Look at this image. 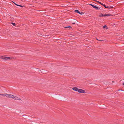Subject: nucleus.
I'll return each mask as SVG.
<instances>
[{"label":"nucleus","mask_w":124,"mask_h":124,"mask_svg":"<svg viewBox=\"0 0 124 124\" xmlns=\"http://www.w3.org/2000/svg\"><path fill=\"white\" fill-rule=\"evenodd\" d=\"M16 5L17 6H19L21 7H23L21 5H18V4H16Z\"/></svg>","instance_id":"4468645a"},{"label":"nucleus","mask_w":124,"mask_h":124,"mask_svg":"<svg viewBox=\"0 0 124 124\" xmlns=\"http://www.w3.org/2000/svg\"><path fill=\"white\" fill-rule=\"evenodd\" d=\"M80 13H81V14H81V15H82V14H83V12H80Z\"/></svg>","instance_id":"dca6fc26"},{"label":"nucleus","mask_w":124,"mask_h":124,"mask_svg":"<svg viewBox=\"0 0 124 124\" xmlns=\"http://www.w3.org/2000/svg\"><path fill=\"white\" fill-rule=\"evenodd\" d=\"M13 2L14 3V4H15L16 5V4H16V3H15V2Z\"/></svg>","instance_id":"6ab92c4d"},{"label":"nucleus","mask_w":124,"mask_h":124,"mask_svg":"<svg viewBox=\"0 0 124 124\" xmlns=\"http://www.w3.org/2000/svg\"><path fill=\"white\" fill-rule=\"evenodd\" d=\"M11 98L15 100H21V99H20L19 98L17 97L16 96H14L13 95V96H12Z\"/></svg>","instance_id":"f03ea898"},{"label":"nucleus","mask_w":124,"mask_h":124,"mask_svg":"<svg viewBox=\"0 0 124 124\" xmlns=\"http://www.w3.org/2000/svg\"><path fill=\"white\" fill-rule=\"evenodd\" d=\"M71 28V26H68V27H65V28Z\"/></svg>","instance_id":"2eb2a0df"},{"label":"nucleus","mask_w":124,"mask_h":124,"mask_svg":"<svg viewBox=\"0 0 124 124\" xmlns=\"http://www.w3.org/2000/svg\"><path fill=\"white\" fill-rule=\"evenodd\" d=\"M72 23L73 24H75V23Z\"/></svg>","instance_id":"412c9836"},{"label":"nucleus","mask_w":124,"mask_h":124,"mask_svg":"<svg viewBox=\"0 0 124 124\" xmlns=\"http://www.w3.org/2000/svg\"><path fill=\"white\" fill-rule=\"evenodd\" d=\"M106 28V29H107V27L106 25H105L103 26L104 28Z\"/></svg>","instance_id":"f8f14e48"},{"label":"nucleus","mask_w":124,"mask_h":124,"mask_svg":"<svg viewBox=\"0 0 124 124\" xmlns=\"http://www.w3.org/2000/svg\"><path fill=\"white\" fill-rule=\"evenodd\" d=\"M5 95L6 97L8 98H11L12 96H13V95L6 93H5Z\"/></svg>","instance_id":"39448f33"},{"label":"nucleus","mask_w":124,"mask_h":124,"mask_svg":"<svg viewBox=\"0 0 124 124\" xmlns=\"http://www.w3.org/2000/svg\"><path fill=\"white\" fill-rule=\"evenodd\" d=\"M99 4H101L103 6H104L105 8H108V6H106L105 4H102V3L101 2H99Z\"/></svg>","instance_id":"6e6552de"},{"label":"nucleus","mask_w":124,"mask_h":124,"mask_svg":"<svg viewBox=\"0 0 124 124\" xmlns=\"http://www.w3.org/2000/svg\"><path fill=\"white\" fill-rule=\"evenodd\" d=\"M0 95H2V96H5V94H0Z\"/></svg>","instance_id":"ddd939ff"},{"label":"nucleus","mask_w":124,"mask_h":124,"mask_svg":"<svg viewBox=\"0 0 124 124\" xmlns=\"http://www.w3.org/2000/svg\"><path fill=\"white\" fill-rule=\"evenodd\" d=\"M90 5L93 8H95L96 9L99 10L100 9V8H98L97 6H94L92 4H90Z\"/></svg>","instance_id":"7ed1b4c3"},{"label":"nucleus","mask_w":124,"mask_h":124,"mask_svg":"<svg viewBox=\"0 0 124 124\" xmlns=\"http://www.w3.org/2000/svg\"><path fill=\"white\" fill-rule=\"evenodd\" d=\"M96 39L98 40H100V41H102V40L99 39Z\"/></svg>","instance_id":"f3484780"},{"label":"nucleus","mask_w":124,"mask_h":124,"mask_svg":"<svg viewBox=\"0 0 124 124\" xmlns=\"http://www.w3.org/2000/svg\"><path fill=\"white\" fill-rule=\"evenodd\" d=\"M123 85H124V82H123Z\"/></svg>","instance_id":"aec40b11"},{"label":"nucleus","mask_w":124,"mask_h":124,"mask_svg":"<svg viewBox=\"0 0 124 124\" xmlns=\"http://www.w3.org/2000/svg\"><path fill=\"white\" fill-rule=\"evenodd\" d=\"M78 92L79 93H86L85 91L84 90L81 89H78Z\"/></svg>","instance_id":"20e7f679"},{"label":"nucleus","mask_w":124,"mask_h":124,"mask_svg":"<svg viewBox=\"0 0 124 124\" xmlns=\"http://www.w3.org/2000/svg\"><path fill=\"white\" fill-rule=\"evenodd\" d=\"M75 12H77L78 13L80 14V12L78 10H75Z\"/></svg>","instance_id":"1a4fd4ad"},{"label":"nucleus","mask_w":124,"mask_h":124,"mask_svg":"<svg viewBox=\"0 0 124 124\" xmlns=\"http://www.w3.org/2000/svg\"><path fill=\"white\" fill-rule=\"evenodd\" d=\"M1 58L5 60L10 59L11 58L10 57L5 56H2Z\"/></svg>","instance_id":"423d86ee"},{"label":"nucleus","mask_w":124,"mask_h":124,"mask_svg":"<svg viewBox=\"0 0 124 124\" xmlns=\"http://www.w3.org/2000/svg\"><path fill=\"white\" fill-rule=\"evenodd\" d=\"M11 24H12L14 26H15L16 25L15 23H14L12 22Z\"/></svg>","instance_id":"9b49d317"},{"label":"nucleus","mask_w":124,"mask_h":124,"mask_svg":"<svg viewBox=\"0 0 124 124\" xmlns=\"http://www.w3.org/2000/svg\"><path fill=\"white\" fill-rule=\"evenodd\" d=\"M96 1L97 2H98L99 3V2H100L97 1Z\"/></svg>","instance_id":"a211bd4d"},{"label":"nucleus","mask_w":124,"mask_h":124,"mask_svg":"<svg viewBox=\"0 0 124 124\" xmlns=\"http://www.w3.org/2000/svg\"><path fill=\"white\" fill-rule=\"evenodd\" d=\"M108 8H108L109 9H110L111 8H113V7L112 6H108Z\"/></svg>","instance_id":"9d476101"},{"label":"nucleus","mask_w":124,"mask_h":124,"mask_svg":"<svg viewBox=\"0 0 124 124\" xmlns=\"http://www.w3.org/2000/svg\"><path fill=\"white\" fill-rule=\"evenodd\" d=\"M109 15V14L103 15L101 13L99 15V17H105Z\"/></svg>","instance_id":"f257e3e1"},{"label":"nucleus","mask_w":124,"mask_h":124,"mask_svg":"<svg viewBox=\"0 0 124 124\" xmlns=\"http://www.w3.org/2000/svg\"><path fill=\"white\" fill-rule=\"evenodd\" d=\"M78 88L76 87H74L72 88V89L75 91H78Z\"/></svg>","instance_id":"0eeeda50"}]
</instances>
